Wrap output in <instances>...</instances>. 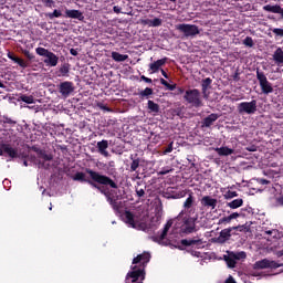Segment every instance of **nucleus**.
<instances>
[{
    "label": "nucleus",
    "instance_id": "obj_1",
    "mask_svg": "<svg viewBox=\"0 0 283 283\" xmlns=\"http://www.w3.org/2000/svg\"><path fill=\"white\" fill-rule=\"evenodd\" d=\"M85 172L90 176V179L85 178ZM85 172L83 171H77L73 176L74 181H80V182H86L90 185V182H93L97 186H105L109 187L111 189H118V184L112 179V177L101 174L96 170H93L91 168H86Z\"/></svg>",
    "mask_w": 283,
    "mask_h": 283
},
{
    "label": "nucleus",
    "instance_id": "obj_2",
    "mask_svg": "<svg viewBox=\"0 0 283 283\" xmlns=\"http://www.w3.org/2000/svg\"><path fill=\"white\" fill-rule=\"evenodd\" d=\"M151 261V253L143 252L137 254L133 259V268L132 271L126 275V283H143L145 281V269L147 268V263ZM139 264V265H136Z\"/></svg>",
    "mask_w": 283,
    "mask_h": 283
},
{
    "label": "nucleus",
    "instance_id": "obj_3",
    "mask_svg": "<svg viewBox=\"0 0 283 283\" xmlns=\"http://www.w3.org/2000/svg\"><path fill=\"white\" fill-rule=\"evenodd\" d=\"M184 99L193 108L203 107L201 92L198 88H189L185 91Z\"/></svg>",
    "mask_w": 283,
    "mask_h": 283
},
{
    "label": "nucleus",
    "instance_id": "obj_4",
    "mask_svg": "<svg viewBox=\"0 0 283 283\" xmlns=\"http://www.w3.org/2000/svg\"><path fill=\"white\" fill-rule=\"evenodd\" d=\"M243 230V224L224 228L220 231L219 235L214 239V241L219 244H224L230 241L232 235H237V231L242 232Z\"/></svg>",
    "mask_w": 283,
    "mask_h": 283
},
{
    "label": "nucleus",
    "instance_id": "obj_5",
    "mask_svg": "<svg viewBox=\"0 0 283 283\" xmlns=\"http://www.w3.org/2000/svg\"><path fill=\"white\" fill-rule=\"evenodd\" d=\"M90 186L105 196L106 201L112 206L113 210L118 211L120 210V205L118 203V199L112 197L109 189L105 185H97L96 182L90 181Z\"/></svg>",
    "mask_w": 283,
    "mask_h": 283
},
{
    "label": "nucleus",
    "instance_id": "obj_6",
    "mask_svg": "<svg viewBox=\"0 0 283 283\" xmlns=\"http://www.w3.org/2000/svg\"><path fill=\"white\" fill-rule=\"evenodd\" d=\"M35 53L39 56L46 57L44 59V64H46L48 66L56 67L59 65L60 57L49 49L39 46L35 49Z\"/></svg>",
    "mask_w": 283,
    "mask_h": 283
},
{
    "label": "nucleus",
    "instance_id": "obj_7",
    "mask_svg": "<svg viewBox=\"0 0 283 283\" xmlns=\"http://www.w3.org/2000/svg\"><path fill=\"white\" fill-rule=\"evenodd\" d=\"M197 221H198V213H195V216H191V213H186V216L182 217L181 232L185 234H191L193 232H197V229H196Z\"/></svg>",
    "mask_w": 283,
    "mask_h": 283
},
{
    "label": "nucleus",
    "instance_id": "obj_8",
    "mask_svg": "<svg viewBox=\"0 0 283 283\" xmlns=\"http://www.w3.org/2000/svg\"><path fill=\"white\" fill-rule=\"evenodd\" d=\"M256 78L259 81L261 91L264 95H269L273 93L272 84L268 81V77L263 71H260L259 69H256Z\"/></svg>",
    "mask_w": 283,
    "mask_h": 283
},
{
    "label": "nucleus",
    "instance_id": "obj_9",
    "mask_svg": "<svg viewBox=\"0 0 283 283\" xmlns=\"http://www.w3.org/2000/svg\"><path fill=\"white\" fill-rule=\"evenodd\" d=\"M256 101L252 99L251 102H241L237 106L239 115H254L256 112Z\"/></svg>",
    "mask_w": 283,
    "mask_h": 283
},
{
    "label": "nucleus",
    "instance_id": "obj_10",
    "mask_svg": "<svg viewBox=\"0 0 283 283\" xmlns=\"http://www.w3.org/2000/svg\"><path fill=\"white\" fill-rule=\"evenodd\" d=\"M176 30L184 33L186 38H193L200 33L196 24L180 23L176 25Z\"/></svg>",
    "mask_w": 283,
    "mask_h": 283
},
{
    "label": "nucleus",
    "instance_id": "obj_11",
    "mask_svg": "<svg viewBox=\"0 0 283 283\" xmlns=\"http://www.w3.org/2000/svg\"><path fill=\"white\" fill-rule=\"evenodd\" d=\"M282 266H283V263L274 260H269V259L259 260L253 265L255 270H265V269L276 270Z\"/></svg>",
    "mask_w": 283,
    "mask_h": 283
},
{
    "label": "nucleus",
    "instance_id": "obj_12",
    "mask_svg": "<svg viewBox=\"0 0 283 283\" xmlns=\"http://www.w3.org/2000/svg\"><path fill=\"white\" fill-rule=\"evenodd\" d=\"M74 82L72 81H64L57 85V91L63 98H69L74 93Z\"/></svg>",
    "mask_w": 283,
    "mask_h": 283
},
{
    "label": "nucleus",
    "instance_id": "obj_13",
    "mask_svg": "<svg viewBox=\"0 0 283 283\" xmlns=\"http://www.w3.org/2000/svg\"><path fill=\"white\" fill-rule=\"evenodd\" d=\"M180 243L182 247L191 248L195 250H200L205 248L203 241L199 237L181 239Z\"/></svg>",
    "mask_w": 283,
    "mask_h": 283
},
{
    "label": "nucleus",
    "instance_id": "obj_14",
    "mask_svg": "<svg viewBox=\"0 0 283 283\" xmlns=\"http://www.w3.org/2000/svg\"><path fill=\"white\" fill-rule=\"evenodd\" d=\"M124 216L126 219V223L132 226L133 229L145 230V223H138V221H136V218L132 211L126 210Z\"/></svg>",
    "mask_w": 283,
    "mask_h": 283
},
{
    "label": "nucleus",
    "instance_id": "obj_15",
    "mask_svg": "<svg viewBox=\"0 0 283 283\" xmlns=\"http://www.w3.org/2000/svg\"><path fill=\"white\" fill-rule=\"evenodd\" d=\"M172 220H168L167 223L164 226V229L160 234L151 235L150 240L156 243H160L163 240L167 238L169 230L171 229Z\"/></svg>",
    "mask_w": 283,
    "mask_h": 283
},
{
    "label": "nucleus",
    "instance_id": "obj_16",
    "mask_svg": "<svg viewBox=\"0 0 283 283\" xmlns=\"http://www.w3.org/2000/svg\"><path fill=\"white\" fill-rule=\"evenodd\" d=\"M3 153L12 159L19 156L18 149L13 148L10 144H1L0 156H3Z\"/></svg>",
    "mask_w": 283,
    "mask_h": 283
},
{
    "label": "nucleus",
    "instance_id": "obj_17",
    "mask_svg": "<svg viewBox=\"0 0 283 283\" xmlns=\"http://www.w3.org/2000/svg\"><path fill=\"white\" fill-rule=\"evenodd\" d=\"M64 18L73 19V20H77V21L85 20V17L83 15V12H81V10H76V9H72V10L66 9Z\"/></svg>",
    "mask_w": 283,
    "mask_h": 283
},
{
    "label": "nucleus",
    "instance_id": "obj_18",
    "mask_svg": "<svg viewBox=\"0 0 283 283\" xmlns=\"http://www.w3.org/2000/svg\"><path fill=\"white\" fill-rule=\"evenodd\" d=\"M108 148H109V142L107 139H102L97 142V151L99 155L104 156L105 158L109 157V151H107Z\"/></svg>",
    "mask_w": 283,
    "mask_h": 283
},
{
    "label": "nucleus",
    "instance_id": "obj_19",
    "mask_svg": "<svg viewBox=\"0 0 283 283\" xmlns=\"http://www.w3.org/2000/svg\"><path fill=\"white\" fill-rule=\"evenodd\" d=\"M219 118V115L217 113H211L207 117H205L201 122V128H210L213 123H216Z\"/></svg>",
    "mask_w": 283,
    "mask_h": 283
},
{
    "label": "nucleus",
    "instance_id": "obj_20",
    "mask_svg": "<svg viewBox=\"0 0 283 283\" xmlns=\"http://www.w3.org/2000/svg\"><path fill=\"white\" fill-rule=\"evenodd\" d=\"M7 56H8L9 60L17 63L20 67H22V69H28L29 67V63L25 62V60L17 56L15 53L9 51Z\"/></svg>",
    "mask_w": 283,
    "mask_h": 283
},
{
    "label": "nucleus",
    "instance_id": "obj_21",
    "mask_svg": "<svg viewBox=\"0 0 283 283\" xmlns=\"http://www.w3.org/2000/svg\"><path fill=\"white\" fill-rule=\"evenodd\" d=\"M168 60H169L168 57H163V59H159V60L150 63L149 70L151 71V73H158L160 67H163V66H165V64H167Z\"/></svg>",
    "mask_w": 283,
    "mask_h": 283
},
{
    "label": "nucleus",
    "instance_id": "obj_22",
    "mask_svg": "<svg viewBox=\"0 0 283 283\" xmlns=\"http://www.w3.org/2000/svg\"><path fill=\"white\" fill-rule=\"evenodd\" d=\"M193 196L192 193H189L188 198L184 202V209L186 211V214H193L196 211V208H192L193 206Z\"/></svg>",
    "mask_w": 283,
    "mask_h": 283
},
{
    "label": "nucleus",
    "instance_id": "obj_23",
    "mask_svg": "<svg viewBox=\"0 0 283 283\" xmlns=\"http://www.w3.org/2000/svg\"><path fill=\"white\" fill-rule=\"evenodd\" d=\"M202 207L216 209L217 207V199L210 196H203L200 200Z\"/></svg>",
    "mask_w": 283,
    "mask_h": 283
},
{
    "label": "nucleus",
    "instance_id": "obj_24",
    "mask_svg": "<svg viewBox=\"0 0 283 283\" xmlns=\"http://www.w3.org/2000/svg\"><path fill=\"white\" fill-rule=\"evenodd\" d=\"M263 10L265 12H270V13H274V14H281V17L283 19V8L279 4H275V6L266 4V6L263 7Z\"/></svg>",
    "mask_w": 283,
    "mask_h": 283
},
{
    "label": "nucleus",
    "instance_id": "obj_25",
    "mask_svg": "<svg viewBox=\"0 0 283 283\" xmlns=\"http://www.w3.org/2000/svg\"><path fill=\"white\" fill-rule=\"evenodd\" d=\"M214 151L220 156V157H227V156H231L234 153V149L229 148L227 146H222V147H217L214 148Z\"/></svg>",
    "mask_w": 283,
    "mask_h": 283
},
{
    "label": "nucleus",
    "instance_id": "obj_26",
    "mask_svg": "<svg viewBox=\"0 0 283 283\" xmlns=\"http://www.w3.org/2000/svg\"><path fill=\"white\" fill-rule=\"evenodd\" d=\"M147 109L150 114L158 115L160 113V105L151 99H148Z\"/></svg>",
    "mask_w": 283,
    "mask_h": 283
},
{
    "label": "nucleus",
    "instance_id": "obj_27",
    "mask_svg": "<svg viewBox=\"0 0 283 283\" xmlns=\"http://www.w3.org/2000/svg\"><path fill=\"white\" fill-rule=\"evenodd\" d=\"M140 186H143V181H137L135 186V192L139 199H143L145 198V190H147V186L146 185H144V187H140Z\"/></svg>",
    "mask_w": 283,
    "mask_h": 283
},
{
    "label": "nucleus",
    "instance_id": "obj_28",
    "mask_svg": "<svg viewBox=\"0 0 283 283\" xmlns=\"http://www.w3.org/2000/svg\"><path fill=\"white\" fill-rule=\"evenodd\" d=\"M151 95H154V88L151 87H146L138 93V96L142 101L149 99Z\"/></svg>",
    "mask_w": 283,
    "mask_h": 283
},
{
    "label": "nucleus",
    "instance_id": "obj_29",
    "mask_svg": "<svg viewBox=\"0 0 283 283\" xmlns=\"http://www.w3.org/2000/svg\"><path fill=\"white\" fill-rule=\"evenodd\" d=\"M112 59L113 61L120 63V62H125L129 59V55L127 54H120L119 52L113 51L112 52Z\"/></svg>",
    "mask_w": 283,
    "mask_h": 283
},
{
    "label": "nucleus",
    "instance_id": "obj_30",
    "mask_svg": "<svg viewBox=\"0 0 283 283\" xmlns=\"http://www.w3.org/2000/svg\"><path fill=\"white\" fill-rule=\"evenodd\" d=\"M224 261L229 269H234L237 265V260L231 252H229L228 255H224Z\"/></svg>",
    "mask_w": 283,
    "mask_h": 283
},
{
    "label": "nucleus",
    "instance_id": "obj_31",
    "mask_svg": "<svg viewBox=\"0 0 283 283\" xmlns=\"http://www.w3.org/2000/svg\"><path fill=\"white\" fill-rule=\"evenodd\" d=\"M243 205V199L242 198H237L233 199L230 202H227V207H229L232 210L239 209Z\"/></svg>",
    "mask_w": 283,
    "mask_h": 283
},
{
    "label": "nucleus",
    "instance_id": "obj_32",
    "mask_svg": "<svg viewBox=\"0 0 283 283\" xmlns=\"http://www.w3.org/2000/svg\"><path fill=\"white\" fill-rule=\"evenodd\" d=\"M273 60L276 64H283V50L277 48L273 54Z\"/></svg>",
    "mask_w": 283,
    "mask_h": 283
},
{
    "label": "nucleus",
    "instance_id": "obj_33",
    "mask_svg": "<svg viewBox=\"0 0 283 283\" xmlns=\"http://www.w3.org/2000/svg\"><path fill=\"white\" fill-rule=\"evenodd\" d=\"M39 158L43 159L44 161H52L54 159L53 154H48L46 150L40 149L38 150Z\"/></svg>",
    "mask_w": 283,
    "mask_h": 283
},
{
    "label": "nucleus",
    "instance_id": "obj_34",
    "mask_svg": "<svg viewBox=\"0 0 283 283\" xmlns=\"http://www.w3.org/2000/svg\"><path fill=\"white\" fill-rule=\"evenodd\" d=\"M212 84V80L210 78V77H206V78H203L202 80V82H201V90H202V94H203V96L207 98V96H206V93H207V91H208V88H209V86Z\"/></svg>",
    "mask_w": 283,
    "mask_h": 283
},
{
    "label": "nucleus",
    "instance_id": "obj_35",
    "mask_svg": "<svg viewBox=\"0 0 283 283\" xmlns=\"http://www.w3.org/2000/svg\"><path fill=\"white\" fill-rule=\"evenodd\" d=\"M19 99L28 105H32L35 103L34 96L33 95H27L22 94L20 95Z\"/></svg>",
    "mask_w": 283,
    "mask_h": 283
},
{
    "label": "nucleus",
    "instance_id": "obj_36",
    "mask_svg": "<svg viewBox=\"0 0 283 283\" xmlns=\"http://www.w3.org/2000/svg\"><path fill=\"white\" fill-rule=\"evenodd\" d=\"M1 123L2 124H7V125H9L11 127H14L18 124L17 120H14L13 118L9 117L8 115H3L1 117Z\"/></svg>",
    "mask_w": 283,
    "mask_h": 283
},
{
    "label": "nucleus",
    "instance_id": "obj_37",
    "mask_svg": "<svg viewBox=\"0 0 283 283\" xmlns=\"http://www.w3.org/2000/svg\"><path fill=\"white\" fill-rule=\"evenodd\" d=\"M159 81H160V84H161L163 86H165L168 91L174 92V91L176 90V86H177L176 83L170 84V83L167 82V80H165L164 77H161Z\"/></svg>",
    "mask_w": 283,
    "mask_h": 283
},
{
    "label": "nucleus",
    "instance_id": "obj_38",
    "mask_svg": "<svg viewBox=\"0 0 283 283\" xmlns=\"http://www.w3.org/2000/svg\"><path fill=\"white\" fill-rule=\"evenodd\" d=\"M61 17H63V13L57 9H55L53 12L46 13V18L49 20L60 19Z\"/></svg>",
    "mask_w": 283,
    "mask_h": 283
},
{
    "label": "nucleus",
    "instance_id": "obj_39",
    "mask_svg": "<svg viewBox=\"0 0 283 283\" xmlns=\"http://www.w3.org/2000/svg\"><path fill=\"white\" fill-rule=\"evenodd\" d=\"M232 254V256L234 258V260L239 261V260H244L247 258V253L244 251H240V252H230Z\"/></svg>",
    "mask_w": 283,
    "mask_h": 283
},
{
    "label": "nucleus",
    "instance_id": "obj_40",
    "mask_svg": "<svg viewBox=\"0 0 283 283\" xmlns=\"http://www.w3.org/2000/svg\"><path fill=\"white\" fill-rule=\"evenodd\" d=\"M140 167V158L133 159L130 163V171L134 172Z\"/></svg>",
    "mask_w": 283,
    "mask_h": 283
},
{
    "label": "nucleus",
    "instance_id": "obj_41",
    "mask_svg": "<svg viewBox=\"0 0 283 283\" xmlns=\"http://www.w3.org/2000/svg\"><path fill=\"white\" fill-rule=\"evenodd\" d=\"M231 222L230 216L221 217L218 221V226H227Z\"/></svg>",
    "mask_w": 283,
    "mask_h": 283
},
{
    "label": "nucleus",
    "instance_id": "obj_42",
    "mask_svg": "<svg viewBox=\"0 0 283 283\" xmlns=\"http://www.w3.org/2000/svg\"><path fill=\"white\" fill-rule=\"evenodd\" d=\"M59 72L62 76H67V74H70V66L64 64L60 67Z\"/></svg>",
    "mask_w": 283,
    "mask_h": 283
},
{
    "label": "nucleus",
    "instance_id": "obj_43",
    "mask_svg": "<svg viewBox=\"0 0 283 283\" xmlns=\"http://www.w3.org/2000/svg\"><path fill=\"white\" fill-rule=\"evenodd\" d=\"M243 45L247 46V48H253L254 46L253 39L251 36H247L243 40Z\"/></svg>",
    "mask_w": 283,
    "mask_h": 283
},
{
    "label": "nucleus",
    "instance_id": "obj_44",
    "mask_svg": "<svg viewBox=\"0 0 283 283\" xmlns=\"http://www.w3.org/2000/svg\"><path fill=\"white\" fill-rule=\"evenodd\" d=\"M238 197V192L237 191H232V190H228L226 191L224 198L228 199H233Z\"/></svg>",
    "mask_w": 283,
    "mask_h": 283
},
{
    "label": "nucleus",
    "instance_id": "obj_45",
    "mask_svg": "<svg viewBox=\"0 0 283 283\" xmlns=\"http://www.w3.org/2000/svg\"><path fill=\"white\" fill-rule=\"evenodd\" d=\"M160 27H163V19L160 18L153 19V28H160Z\"/></svg>",
    "mask_w": 283,
    "mask_h": 283
},
{
    "label": "nucleus",
    "instance_id": "obj_46",
    "mask_svg": "<svg viewBox=\"0 0 283 283\" xmlns=\"http://www.w3.org/2000/svg\"><path fill=\"white\" fill-rule=\"evenodd\" d=\"M265 234L268 235V241H270V237H272V238H276L277 232H276V230H275V229H272V230H268V231H265Z\"/></svg>",
    "mask_w": 283,
    "mask_h": 283
},
{
    "label": "nucleus",
    "instance_id": "obj_47",
    "mask_svg": "<svg viewBox=\"0 0 283 283\" xmlns=\"http://www.w3.org/2000/svg\"><path fill=\"white\" fill-rule=\"evenodd\" d=\"M273 34H275L276 36L283 38V29L281 28H274L272 30Z\"/></svg>",
    "mask_w": 283,
    "mask_h": 283
},
{
    "label": "nucleus",
    "instance_id": "obj_48",
    "mask_svg": "<svg viewBox=\"0 0 283 283\" xmlns=\"http://www.w3.org/2000/svg\"><path fill=\"white\" fill-rule=\"evenodd\" d=\"M174 142H170L169 145L164 149V155H168L172 153Z\"/></svg>",
    "mask_w": 283,
    "mask_h": 283
},
{
    "label": "nucleus",
    "instance_id": "obj_49",
    "mask_svg": "<svg viewBox=\"0 0 283 283\" xmlns=\"http://www.w3.org/2000/svg\"><path fill=\"white\" fill-rule=\"evenodd\" d=\"M24 56H25L28 60H30V61H32V60L35 59V55H34L33 53H31L29 50H25V51H24Z\"/></svg>",
    "mask_w": 283,
    "mask_h": 283
},
{
    "label": "nucleus",
    "instance_id": "obj_50",
    "mask_svg": "<svg viewBox=\"0 0 283 283\" xmlns=\"http://www.w3.org/2000/svg\"><path fill=\"white\" fill-rule=\"evenodd\" d=\"M44 6H45L46 8L52 9V8L55 6V1H54V0H45V1H44Z\"/></svg>",
    "mask_w": 283,
    "mask_h": 283
},
{
    "label": "nucleus",
    "instance_id": "obj_51",
    "mask_svg": "<svg viewBox=\"0 0 283 283\" xmlns=\"http://www.w3.org/2000/svg\"><path fill=\"white\" fill-rule=\"evenodd\" d=\"M97 107H99L102 111H105V112H112V108H109L107 105L103 103H98Z\"/></svg>",
    "mask_w": 283,
    "mask_h": 283
},
{
    "label": "nucleus",
    "instance_id": "obj_52",
    "mask_svg": "<svg viewBox=\"0 0 283 283\" xmlns=\"http://www.w3.org/2000/svg\"><path fill=\"white\" fill-rule=\"evenodd\" d=\"M184 93H186L185 88L184 87H177V85H176L175 95L179 96V95H182Z\"/></svg>",
    "mask_w": 283,
    "mask_h": 283
},
{
    "label": "nucleus",
    "instance_id": "obj_53",
    "mask_svg": "<svg viewBox=\"0 0 283 283\" xmlns=\"http://www.w3.org/2000/svg\"><path fill=\"white\" fill-rule=\"evenodd\" d=\"M142 24L153 28V20L151 19L142 20Z\"/></svg>",
    "mask_w": 283,
    "mask_h": 283
},
{
    "label": "nucleus",
    "instance_id": "obj_54",
    "mask_svg": "<svg viewBox=\"0 0 283 283\" xmlns=\"http://www.w3.org/2000/svg\"><path fill=\"white\" fill-rule=\"evenodd\" d=\"M241 216H242V213H240V212H232V213L229 214V218L232 221L234 219L240 218Z\"/></svg>",
    "mask_w": 283,
    "mask_h": 283
},
{
    "label": "nucleus",
    "instance_id": "obj_55",
    "mask_svg": "<svg viewBox=\"0 0 283 283\" xmlns=\"http://www.w3.org/2000/svg\"><path fill=\"white\" fill-rule=\"evenodd\" d=\"M258 182L262 186H266V185H270L271 181L268 180V179H264V178H258Z\"/></svg>",
    "mask_w": 283,
    "mask_h": 283
},
{
    "label": "nucleus",
    "instance_id": "obj_56",
    "mask_svg": "<svg viewBox=\"0 0 283 283\" xmlns=\"http://www.w3.org/2000/svg\"><path fill=\"white\" fill-rule=\"evenodd\" d=\"M122 11H123V8H120L119 6H114L113 7V12L115 14H120Z\"/></svg>",
    "mask_w": 283,
    "mask_h": 283
},
{
    "label": "nucleus",
    "instance_id": "obj_57",
    "mask_svg": "<svg viewBox=\"0 0 283 283\" xmlns=\"http://www.w3.org/2000/svg\"><path fill=\"white\" fill-rule=\"evenodd\" d=\"M140 80L144 81L147 84H151L153 83V80L150 77L145 76V75H142Z\"/></svg>",
    "mask_w": 283,
    "mask_h": 283
},
{
    "label": "nucleus",
    "instance_id": "obj_58",
    "mask_svg": "<svg viewBox=\"0 0 283 283\" xmlns=\"http://www.w3.org/2000/svg\"><path fill=\"white\" fill-rule=\"evenodd\" d=\"M70 54L72 56H78V51L76 49L72 48V49H70Z\"/></svg>",
    "mask_w": 283,
    "mask_h": 283
},
{
    "label": "nucleus",
    "instance_id": "obj_59",
    "mask_svg": "<svg viewBox=\"0 0 283 283\" xmlns=\"http://www.w3.org/2000/svg\"><path fill=\"white\" fill-rule=\"evenodd\" d=\"M224 283H237L232 275H229Z\"/></svg>",
    "mask_w": 283,
    "mask_h": 283
},
{
    "label": "nucleus",
    "instance_id": "obj_60",
    "mask_svg": "<svg viewBox=\"0 0 283 283\" xmlns=\"http://www.w3.org/2000/svg\"><path fill=\"white\" fill-rule=\"evenodd\" d=\"M161 75L166 78V80H169V74H167V72L161 69Z\"/></svg>",
    "mask_w": 283,
    "mask_h": 283
},
{
    "label": "nucleus",
    "instance_id": "obj_61",
    "mask_svg": "<svg viewBox=\"0 0 283 283\" xmlns=\"http://www.w3.org/2000/svg\"><path fill=\"white\" fill-rule=\"evenodd\" d=\"M276 202H277V205H280V206L283 207V196L279 197V198L276 199Z\"/></svg>",
    "mask_w": 283,
    "mask_h": 283
},
{
    "label": "nucleus",
    "instance_id": "obj_62",
    "mask_svg": "<svg viewBox=\"0 0 283 283\" xmlns=\"http://www.w3.org/2000/svg\"><path fill=\"white\" fill-rule=\"evenodd\" d=\"M277 258H283V249L275 252Z\"/></svg>",
    "mask_w": 283,
    "mask_h": 283
},
{
    "label": "nucleus",
    "instance_id": "obj_63",
    "mask_svg": "<svg viewBox=\"0 0 283 283\" xmlns=\"http://www.w3.org/2000/svg\"><path fill=\"white\" fill-rule=\"evenodd\" d=\"M169 174V169H164V170H161L160 172H159V175H161V176H165V175H168Z\"/></svg>",
    "mask_w": 283,
    "mask_h": 283
},
{
    "label": "nucleus",
    "instance_id": "obj_64",
    "mask_svg": "<svg viewBox=\"0 0 283 283\" xmlns=\"http://www.w3.org/2000/svg\"><path fill=\"white\" fill-rule=\"evenodd\" d=\"M233 80H234L235 82H239L240 78H239V73H238V72L234 73Z\"/></svg>",
    "mask_w": 283,
    "mask_h": 283
}]
</instances>
